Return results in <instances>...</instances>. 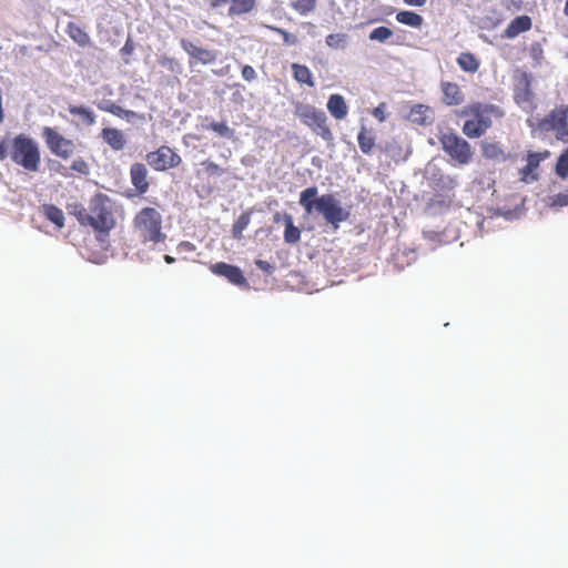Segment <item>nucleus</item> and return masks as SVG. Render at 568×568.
Instances as JSON below:
<instances>
[{
	"label": "nucleus",
	"instance_id": "1",
	"mask_svg": "<svg viewBox=\"0 0 568 568\" xmlns=\"http://www.w3.org/2000/svg\"><path fill=\"white\" fill-rule=\"evenodd\" d=\"M114 202L104 193L94 194L88 209L82 204H73L69 207L72 214L82 226H90L100 239L106 236L115 227L116 221L113 214Z\"/></svg>",
	"mask_w": 568,
	"mask_h": 568
},
{
	"label": "nucleus",
	"instance_id": "2",
	"mask_svg": "<svg viewBox=\"0 0 568 568\" xmlns=\"http://www.w3.org/2000/svg\"><path fill=\"white\" fill-rule=\"evenodd\" d=\"M316 186H310L300 194V204L307 214L314 212L322 214L324 220L332 224L334 229H338L339 223L348 219L349 213L343 209L339 201L333 194H323L317 196Z\"/></svg>",
	"mask_w": 568,
	"mask_h": 568
},
{
	"label": "nucleus",
	"instance_id": "3",
	"mask_svg": "<svg viewBox=\"0 0 568 568\" xmlns=\"http://www.w3.org/2000/svg\"><path fill=\"white\" fill-rule=\"evenodd\" d=\"M458 115L467 118L463 133L469 139H477L491 128L494 120L503 119L505 111L496 104L473 102L464 106Z\"/></svg>",
	"mask_w": 568,
	"mask_h": 568
},
{
	"label": "nucleus",
	"instance_id": "4",
	"mask_svg": "<svg viewBox=\"0 0 568 568\" xmlns=\"http://www.w3.org/2000/svg\"><path fill=\"white\" fill-rule=\"evenodd\" d=\"M10 160L27 172H37L41 164L39 143L28 134L10 138Z\"/></svg>",
	"mask_w": 568,
	"mask_h": 568
},
{
	"label": "nucleus",
	"instance_id": "5",
	"mask_svg": "<svg viewBox=\"0 0 568 568\" xmlns=\"http://www.w3.org/2000/svg\"><path fill=\"white\" fill-rule=\"evenodd\" d=\"M132 226L140 241L144 244L164 242L165 233L162 231V215L155 207H143L133 217Z\"/></svg>",
	"mask_w": 568,
	"mask_h": 568
},
{
	"label": "nucleus",
	"instance_id": "6",
	"mask_svg": "<svg viewBox=\"0 0 568 568\" xmlns=\"http://www.w3.org/2000/svg\"><path fill=\"white\" fill-rule=\"evenodd\" d=\"M295 115L303 124L308 126L313 132L325 141L333 140V133L327 123V116L324 111L312 104H298L295 108Z\"/></svg>",
	"mask_w": 568,
	"mask_h": 568
},
{
	"label": "nucleus",
	"instance_id": "7",
	"mask_svg": "<svg viewBox=\"0 0 568 568\" xmlns=\"http://www.w3.org/2000/svg\"><path fill=\"white\" fill-rule=\"evenodd\" d=\"M41 136L50 153L63 161L71 159L77 152L75 142L65 138L57 128L43 126Z\"/></svg>",
	"mask_w": 568,
	"mask_h": 568
},
{
	"label": "nucleus",
	"instance_id": "8",
	"mask_svg": "<svg viewBox=\"0 0 568 568\" xmlns=\"http://www.w3.org/2000/svg\"><path fill=\"white\" fill-rule=\"evenodd\" d=\"M540 132H554L557 140L568 142V104H560L537 121Z\"/></svg>",
	"mask_w": 568,
	"mask_h": 568
},
{
	"label": "nucleus",
	"instance_id": "9",
	"mask_svg": "<svg viewBox=\"0 0 568 568\" xmlns=\"http://www.w3.org/2000/svg\"><path fill=\"white\" fill-rule=\"evenodd\" d=\"M443 150L458 164L466 165L473 159L470 144L454 132L442 134L439 138Z\"/></svg>",
	"mask_w": 568,
	"mask_h": 568
},
{
	"label": "nucleus",
	"instance_id": "10",
	"mask_svg": "<svg viewBox=\"0 0 568 568\" xmlns=\"http://www.w3.org/2000/svg\"><path fill=\"white\" fill-rule=\"evenodd\" d=\"M148 164L155 171L162 172L178 168L182 163L181 156L170 146L161 145L146 154Z\"/></svg>",
	"mask_w": 568,
	"mask_h": 568
},
{
	"label": "nucleus",
	"instance_id": "11",
	"mask_svg": "<svg viewBox=\"0 0 568 568\" xmlns=\"http://www.w3.org/2000/svg\"><path fill=\"white\" fill-rule=\"evenodd\" d=\"M534 77L526 71H518L514 82V100L521 108H532L535 94L532 91Z\"/></svg>",
	"mask_w": 568,
	"mask_h": 568
},
{
	"label": "nucleus",
	"instance_id": "12",
	"mask_svg": "<svg viewBox=\"0 0 568 568\" xmlns=\"http://www.w3.org/2000/svg\"><path fill=\"white\" fill-rule=\"evenodd\" d=\"M551 155L550 151L545 150L541 152H528L526 156V165L519 170L520 181L524 183H532L538 181L539 174L537 169L540 162L549 159Z\"/></svg>",
	"mask_w": 568,
	"mask_h": 568
},
{
	"label": "nucleus",
	"instance_id": "13",
	"mask_svg": "<svg viewBox=\"0 0 568 568\" xmlns=\"http://www.w3.org/2000/svg\"><path fill=\"white\" fill-rule=\"evenodd\" d=\"M211 272L215 275L227 278L232 284H246V278L244 277L243 272L235 265H231L225 262H219L211 265Z\"/></svg>",
	"mask_w": 568,
	"mask_h": 568
},
{
	"label": "nucleus",
	"instance_id": "14",
	"mask_svg": "<svg viewBox=\"0 0 568 568\" xmlns=\"http://www.w3.org/2000/svg\"><path fill=\"white\" fill-rule=\"evenodd\" d=\"M182 49L193 59L202 64H212L216 61V52L195 45L186 39L181 40Z\"/></svg>",
	"mask_w": 568,
	"mask_h": 568
},
{
	"label": "nucleus",
	"instance_id": "15",
	"mask_svg": "<svg viewBox=\"0 0 568 568\" xmlns=\"http://www.w3.org/2000/svg\"><path fill=\"white\" fill-rule=\"evenodd\" d=\"M130 179L132 185L139 194L148 192L150 184L148 181V169L143 163H134L130 168Z\"/></svg>",
	"mask_w": 568,
	"mask_h": 568
},
{
	"label": "nucleus",
	"instance_id": "16",
	"mask_svg": "<svg viewBox=\"0 0 568 568\" xmlns=\"http://www.w3.org/2000/svg\"><path fill=\"white\" fill-rule=\"evenodd\" d=\"M440 89L443 92V102L446 105H459L464 102L465 95L457 83L448 81L442 82Z\"/></svg>",
	"mask_w": 568,
	"mask_h": 568
},
{
	"label": "nucleus",
	"instance_id": "17",
	"mask_svg": "<svg viewBox=\"0 0 568 568\" xmlns=\"http://www.w3.org/2000/svg\"><path fill=\"white\" fill-rule=\"evenodd\" d=\"M532 21L530 17L524 14L516 17L510 21L508 27L504 30L503 38L505 39H514L523 32L529 31L531 29Z\"/></svg>",
	"mask_w": 568,
	"mask_h": 568
},
{
	"label": "nucleus",
	"instance_id": "18",
	"mask_svg": "<svg viewBox=\"0 0 568 568\" xmlns=\"http://www.w3.org/2000/svg\"><path fill=\"white\" fill-rule=\"evenodd\" d=\"M101 138L113 151L123 150L126 143L125 136L122 133V131L115 128L102 129Z\"/></svg>",
	"mask_w": 568,
	"mask_h": 568
},
{
	"label": "nucleus",
	"instance_id": "19",
	"mask_svg": "<svg viewBox=\"0 0 568 568\" xmlns=\"http://www.w3.org/2000/svg\"><path fill=\"white\" fill-rule=\"evenodd\" d=\"M327 110L336 120H343L348 113V106L341 94H332L327 101Z\"/></svg>",
	"mask_w": 568,
	"mask_h": 568
},
{
	"label": "nucleus",
	"instance_id": "20",
	"mask_svg": "<svg viewBox=\"0 0 568 568\" xmlns=\"http://www.w3.org/2000/svg\"><path fill=\"white\" fill-rule=\"evenodd\" d=\"M292 75L300 84H305L310 88L315 87V81L310 68L305 64L292 63Z\"/></svg>",
	"mask_w": 568,
	"mask_h": 568
},
{
	"label": "nucleus",
	"instance_id": "21",
	"mask_svg": "<svg viewBox=\"0 0 568 568\" xmlns=\"http://www.w3.org/2000/svg\"><path fill=\"white\" fill-rule=\"evenodd\" d=\"M227 14L230 17H240L252 12L256 7L255 0H230Z\"/></svg>",
	"mask_w": 568,
	"mask_h": 568
},
{
	"label": "nucleus",
	"instance_id": "22",
	"mask_svg": "<svg viewBox=\"0 0 568 568\" xmlns=\"http://www.w3.org/2000/svg\"><path fill=\"white\" fill-rule=\"evenodd\" d=\"M43 216L53 223L57 229L64 227V214L61 209L53 204H43L41 206Z\"/></svg>",
	"mask_w": 568,
	"mask_h": 568
},
{
	"label": "nucleus",
	"instance_id": "23",
	"mask_svg": "<svg viewBox=\"0 0 568 568\" xmlns=\"http://www.w3.org/2000/svg\"><path fill=\"white\" fill-rule=\"evenodd\" d=\"M67 33L80 47H88L91 42L90 36L87 31L74 22L68 23Z\"/></svg>",
	"mask_w": 568,
	"mask_h": 568
},
{
	"label": "nucleus",
	"instance_id": "24",
	"mask_svg": "<svg viewBox=\"0 0 568 568\" xmlns=\"http://www.w3.org/2000/svg\"><path fill=\"white\" fill-rule=\"evenodd\" d=\"M357 142L364 154H371L375 146V136L371 130L362 126L357 134Z\"/></svg>",
	"mask_w": 568,
	"mask_h": 568
},
{
	"label": "nucleus",
	"instance_id": "25",
	"mask_svg": "<svg viewBox=\"0 0 568 568\" xmlns=\"http://www.w3.org/2000/svg\"><path fill=\"white\" fill-rule=\"evenodd\" d=\"M285 231H284V241L287 244H296L301 240V231L293 223V217L290 214H284L283 216Z\"/></svg>",
	"mask_w": 568,
	"mask_h": 568
},
{
	"label": "nucleus",
	"instance_id": "26",
	"mask_svg": "<svg viewBox=\"0 0 568 568\" xmlns=\"http://www.w3.org/2000/svg\"><path fill=\"white\" fill-rule=\"evenodd\" d=\"M457 64L459 65V68L463 71L469 72V73H475L478 71L480 62L475 57V54H473L470 52H463L457 58Z\"/></svg>",
	"mask_w": 568,
	"mask_h": 568
},
{
	"label": "nucleus",
	"instance_id": "27",
	"mask_svg": "<svg viewBox=\"0 0 568 568\" xmlns=\"http://www.w3.org/2000/svg\"><path fill=\"white\" fill-rule=\"evenodd\" d=\"M68 111L78 116L84 125L91 126L95 123V114L92 110L83 105H69Z\"/></svg>",
	"mask_w": 568,
	"mask_h": 568
},
{
	"label": "nucleus",
	"instance_id": "28",
	"mask_svg": "<svg viewBox=\"0 0 568 568\" xmlns=\"http://www.w3.org/2000/svg\"><path fill=\"white\" fill-rule=\"evenodd\" d=\"M396 20L402 24L417 29L420 28L424 23V18L420 14L408 10L399 11L396 14Z\"/></svg>",
	"mask_w": 568,
	"mask_h": 568
},
{
	"label": "nucleus",
	"instance_id": "29",
	"mask_svg": "<svg viewBox=\"0 0 568 568\" xmlns=\"http://www.w3.org/2000/svg\"><path fill=\"white\" fill-rule=\"evenodd\" d=\"M481 154L488 160H505V152L496 142H484L481 144Z\"/></svg>",
	"mask_w": 568,
	"mask_h": 568
},
{
	"label": "nucleus",
	"instance_id": "30",
	"mask_svg": "<svg viewBox=\"0 0 568 568\" xmlns=\"http://www.w3.org/2000/svg\"><path fill=\"white\" fill-rule=\"evenodd\" d=\"M348 36L346 33H331L325 38V43L329 49L344 50L347 47Z\"/></svg>",
	"mask_w": 568,
	"mask_h": 568
},
{
	"label": "nucleus",
	"instance_id": "31",
	"mask_svg": "<svg viewBox=\"0 0 568 568\" xmlns=\"http://www.w3.org/2000/svg\"><path fill=\"white\" fill-rule=\"evenodd\" d=\"M290 7L301 16L313 12L317 7V0H292Z\"/></svg>",
	"mask_w": 568,
	"mask_h": 568
},
{
	"label": "nucleus",
	"instance_id": "32",
	"mask_svg": "<svg viewBox=\"0 0 568 568\" xmlns=\"http://www.w3.org/2000/svg\"><path fill=\"white\" fill-rule=\"evenodd\" d=\"M555 173L560 179L568 178V148L559 155L555 166Z\"/></svg>",
	"mask_w": 568,
	"mask_h": 568
},
{
	"label": "nucleus",
	"instance_id": "33",
	"mask_svg": "<svg viewBox=\"0 0 568 568\" xmlns=\"http://www.w3.org/2000/svg\"><path fill=\"white\" fill-rule=\"evenodd\" d=\"M159 63L164 69L169 70L170 72H173V73L182 72V67H181L180 62L173 57L161 55L159 58Z\"/></svg>",
	"mask_w": 568,
	"mask_h": 568
},
{
	"label": "nucleus",
	"instance_id": "34",
	"mask_svg": "<svg viewBox=\"0 0 568 568\" xmlns=\"http://www.w3.org/2000/svg\"><path fill=\"white\" fill-rule=\"evenodd\" d=\"M393 36V31L387 27H378L375 28L369 33V40L372 41H378V42H385Z\"/></svg>",
	"mask_w": 568,
	"mask_h": 568
},
{
	"label": "nucleus",
	"instance_id": "35",
	"mask_svg": "<svg viewBox=\"0 0 568 568\" xmlns=\"http://www.w3.org/2000/svg\"><path fill=\"white\" fill-rule=\"evenodd\" d=\"M272 31L278 33L283 38V42L287 45H294L298 42L297 37L278 27H268Z\"/></svg>",
	"mask_w": 568,
	"mask_h": 568
},
{
	"label": "nucleus",
	"instance_id": "36",
	"mask_svg": "<svg viewBox=\"0 0 568 568\" xmlns=\"http://www.w3.org/2000/svg\"><path fill=\"white\" fill-rule=\"evenodd\" d=\"M70 168L72 171L82 175H88L90 173L89 163L81 158L73 160Z\"/></svg>",
	"mask_w": 568,
	"mask_h": 568
},
{
	"label": "nucleus",
	"instance_id": "37",
	"mask_svg": "<svg viewBox=\"0 0 568 568\" xmlns=\"http://www.w3.org/2000/svg\"><path fill=\"white\" fill-rule=\"evenodd\" d=\"M209 128L221 136L231 138L233 135V131L225 122H212Z\"/></svg>",
	"mask_w": 568,
	"mask_h": 568
},
{
	"label": "nucleus",
	"instance_id": "38",
	"mask_svg": "<svg viewBox=\"0 0 568 568\" xmlns=\"http://www.w3.org/2000/svg\"><path fill=\"white\" fill-rule=\"evenodd\" d=\"M204 170L210 176H221L224 173V170L216 163L205 160L202 162Z\"/></svg>",
	"mask_w": 568,
	"mask_h": 568
},
{
	"label": "nucleus",
	"instance_id": "39",
	"mask_svg": "<svg viewBox=\"0 0 568 568\" xmlns=\"http://www.w3.org/2000/svg\"><path fill=\"white\" fill-rule=\"evenodd\" d=\"M98 108L101 110V111H104V112H109L113 115L116 116V114L119 113L120 111V105L115 104L114 102L112 101H109V100H105V101H102L98 104Z\"/></svg>",
	"mask_w": 568,
	"mask_h": 568
},
{
	"label": "nucleus",
	"instance_id": "40",
	"mask_svg": "<svg viewBox=\"0 0 568 568\" xmlns=\"http://www.w3.org/2000/svg\"><path fill=\"white\" fill-rule=\"evenodd\" d=\"M116 116H119L121 119H124L126 121L144 120V115L143 114H139V113H136L134 111H131V110H125V109H123L121 106H120V111L116 114Z\"/></svg>",
	"mask_w": 568,
	"mask_h": 568
},
{
	"label": "nucleus",
	"instance_id": "41",
	"mask_svg": "<svg viewBox=\"0 0 568 568\" xmlns=\"http://www.w3.org/2000/svg\"><path fill=\"white\" fill-rule=\"evenodd\" d=\"M429 111V109L423 104H417L415 105L412 111H410V114L414 116V115H418L419 118H415L414 121H418L420 123H425V116L424 114L427 113Z\"/></svg>",
	"mask_w": 568,
	"mask_h": 568
},
{
	"label": "nucleus",
	"instance_id": "42",
	"mask_svg": "<svg viewBox=\"0 0 568 568\" xmlns=\"http://www.w3.org/2000/svg\"><path fill=\"white\" fill-rule=\"evenodd\" d=\"M7 158L10 159V138L3 139L0 142V161Z\"/></svg>",
	"mask_w": 568,
	"mask_h": 568
},
{
	"label": "nucleus",
	"instance_id": "43",
	"mask_svg": "<svg viewBox=\"0 0 568 568\" xmlns=\"http://www.w3.org/2000/svg\"><path fill=\"white\" fill-rule=\"evenodd\" d=\"M242 77L245 81H253L256 79V72L253 67L246 64L242 68Z\"/></svg>",
	"mask_w": 568,
	"mask_h": 568
},
{
	"label": "nucleus",
	"instance_id": "44",
	"mask_svg": "<svg viewBox=\"0 0 568 568\" xmlns=\"http://www.w3.org/2000/svg\"><path fill=\"white\" fill-rule=\"evenodd\" d=\"M255 265L266 274H272L275 270V266L267 261L256 260Z\"/></svg>",
	"mask_w": 568,
	"mask_h": 568
},
{
	"label": "nucleus",
	"instance_id": "45",
	"mask_svg": "<svg viewBox=\"0 0 568 568\" xmlns=\"http://www.w3.org/2000/svg\"><path fill=\"white\" fill-rule=\"evenodd\" d=\"M134 51V43L131 38H128L121 49L122 54L130 55Z\"/></svg>",
	"mask_w": 568,
	"mask_h": 568
},
{
	"label": "nucleus",
	"instance_id": "46",
	"mask_svg": "<svg viewBox=\"0 0 568 568\" xmlns=\"http://www.w3.org/2000/svg\"><path fill=\"white\" fill-rule=\"evenodd\" d=\"M248 223V216L241 215L236 224L234 225V233L236 231L241 232Z\"/></svg>",
	"mask_w": 568,
	"mask_h": 568
},
{
	"label": "nucleus",
	"instance_id": "47",
	"mask_svg": "<svg viewBox=\"0 0 568 568\" xmlns=\"http://www.w3.org/2000/svg\"><path fill=\"white\" fill-rule=\"evenodd\" d=\"M554 204H557L560 206L568 205V194H561V193L557 194L554 200Z\"/></svg>",
	"mask_w": 568,
	"mask_h": 568
},
{
	"label": "nucleus",
	"instance_id": "48",
	"mask_svg": "<svg viewBox=\"0 0 568 568\" xmlns=\"http://www.w3.org/2000/svg\"><path fill=\"white\" fill-rule=\"evenodd\" d=\"M373 115L379 121L383 122L385 120L384 111L381 106H377L373 110Z\"/></svg>",
	"mask_w": 568,
	"mask_h": 568
},
{
	"label": "nucleus",
	"instance_id": "49",
	"mask_svg": "<svg viewBox=\"0 0 568 568\" xmlns=\"http://www.w3.org/2000/svg\"><path fill=\"white\" fill-rule=\"evenodd\" d=\"M230 0H207L209 4L212 7V8H220L222 6H225L226 3H229Z\"/></svg>",
	"mask_w": 568,
	"mask_h": 568
},
{
	"label": "nucleus",
	"instance_id": "50",
	"mask_svg": "<svg viewBox=\"0 0 568 568\" xmlns=\"http://www.w3.org/2000/svg\"><path fill=\"white\" fill-rule=\"evenodd\" d=\"M404 2L413 7H423L426 4L427 0H404Z\"/></svg>",
	"mask_w": 568,
	"mask_h": 568
},
{
	"label": "nucleus",
	"instance_id": "51",
	"mask_svg": "<svg viewBox=\"0 0 568 568\" xmlns=\"http://www.w3.org/2000/svg\"><path fill=\"white\" fill-rule=\"evenodd\" d=\"M164 261L168 263V264H172L175 258L171 255H164Z\"/></svg>",
	"mask_w": 568,
	"mask_h": 568
},
{
	"label": "nucleus",
	"instance_id": "52",
	"mask_svg": "<svg viewBox=\"0 0 568 568\" xmlns=\"http://www.w3.org/2000/svg\"><path fill=\"white\" fill-rule=\"evenodd\" d=\"M564 13L568 17V0L565 3Z\"/></svg>",
	"mask_w": 568,
	"mask_h": 568
},
{
	"label": "nucleus",
	"instance_id": "53",
	"mask_svg": "<svg viewBox=\"0 0 568 568\" xmlns=\"http://www.w3.org/2000/svg\"><path fill=\"white\" fill-rule=\"evenodd\" d=\"M275 221H278L280 220V214L277 213L275 216H274Z\"/></svg>",
	"mask_w": 568,
	"mask_h": 568
}]
</instances>
